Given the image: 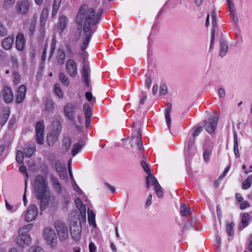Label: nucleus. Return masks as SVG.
Here are the masks:
<instances>
[{"instance_id": "obj_60", "label": "nucleus", "mask_w": 252, "mask_h": 252, "mask_svg": "<svg viewBox=\"0 0 252 252\" xmlns=\"http://www.w3.org/2000/svg\"><path fill=\"white\" fill-rule=\"evenodd\" d=\"M250 206V203L248 201L242 202L240 205V208L241 210L245 209Z\"/></svg>"}, {"instance_id": "obj_6", "label": "nucleus", "mask_w": 252, "mask_h": 252, "mask_svg": "<svg viewBox=\"0 0 252 252\" xmlns=\"http://www.w3.org/2000/svg\"><path fill=\"white\" fill-rule=\"evenodd\" d=\"M130 143L131 147L133 149L140 151L143 149L142 133L140 129H138L132 134Z\"/></svg>"}, {"instance_id": "obj_5", "label": "nucleus", "mask_w": 252, "mask_h": 252, "mask_svg": "<svg viewBox=\"0 0 252 252\" xmlns=\"http://www.w3.org/2000/svg\"><path fill=\"white\" fill-rule=\"evenodd\" d=\"M54 227L58 233L60 241H65L68 238V227L63 221L59 220H56Z\"/></svg>"}, {"instance_id": "obj_59", "label": "nucleus", "mask_w": 252, "mask_h": 252, "mask_svg": "<svg viewBox=\"0 0 252 252\" xmlns=\"http://www.w3.org/2000/svg\"><path fill=\"white\" fill-rule=\"evenodd\" d=\"M47 44H45L44 47V49L43 50L42 56H41V60L42 62H44L46 60V52H47Z\"/></svg>"}, {"instance_id": "obj_23", "label": "nucleus", "mask_w": 252, "mask_h": 252, "mask_svg": "<svg viewBox=\"0 0 252 252\" xmlns=\"http://www.w3.org/2000/svg\"><path fill=\"white\" fill-rule=\"evenodd\" d=\"M149 175L146 177V186L147 188L149 189L151 186H154V187L158 184L157 179L151 173L148 174Z\"/></svg>"}, {"instance_id": "obj_22", "label": "nucleus", "mask_w": 252, "mask_h": 252, "mask_svg": "<svg viewBox=\"0 0 252 252\" xmlns=\"http://www.w3.org/2000/svg\"><path fill=\"white\" fill-rule=\"evenodd\" d=\"M59 132L52 131L47 137V142L49 146H53L57 140Z\"/></svg>"}, {"instance_id": "obj_11", "label": "nucleus", "mask_w": 252, "mask_h": 252, "mask_svg": "<svg viewBox=\"0 0 252 252\" xmlns=\"http://www.w3.org/2000/svg\"><path fill=\"white\" fill-rule=\"evenodd\" d=\"M66 70L68 75L71 77H75L77 74V64L72 59L68 60L65 64Z\"/></svg>"}, {"instance_id": "obj_8", "label": "nucleus", "mask_w": 252, "mask_h": 252, "mask_svg": "<svg viewBox=\"0 0 252 252\" xmlns=\"http://www.w3.org/2000/svg\"><path fill=\"white\" fill-rule=\"evenodd\" d=\"M70 231L73 239L77 241L80 238L81 232V223L80 220L71 221L70 226Z\"/></svg>"}, {"instance_id": "obj_34", "label": "nucleus", "mask_w": 252, "mask_h": 252, "mask_svg": "<svg viewBox=\"0 0 252 252\" xmlns=\"http://www.w3.org/2000/svg\"><path fill=\"white\" fill-rule=\"evenodd\" d=\"M59 79L63 85L68 86L69 85V80L64 73L61 72L59 75Z\"/></svg>"}, {"instance_id": "obj_40", "label": "nucleus", "mask_w": 252, "mask_h": 252, "mask_svg": "<svg viewBox=\"0 0 252 252\" xmlns=\"http://www.w3.org/2000/svg\"><path fill=\"white\" fill-rule=\"evenodd\" d=\"M54 108L53 102L49 99H47L45 101V110L48 112L52 111Z\"/></svg>"}, {"instance_id": "obj_33", "label": "nucleus", "mask_w": 252, "mask_h": 252, "mask_svg": "<svg viewBox=\"0 0 252 252\" xmlns=\"http://www.w3.org/2000/svg\"><path fill=\"white\" fill-rule=\"evenodd\" d=\"M70 195L68 192L65 191V189L63 190V198L62 200V203L64 205V207H66L70 202Z\"/></svg>"}, {"instance_id": "obj_57", "label": "nucleus", "mask_w": 252, "mask_h": 252, "mask_svg": "<svg viewBox=\"0 0 252 252\" xmlns=\"http://www.w3.org/2000/svg\"><path fill=\"white\" fill-rule=\"evenodd\" d=\"M56 170L58 172H60V171H63V170H65L66 168L65 167V166L64 165H63L61 163H60L59 161L57 162L56 161Z\"/></svg>"}, {"instance_id": "obj_58", "label": "nucleus", "mask_w": 252, "mask_h": 252, "mask_svg": "<svg viewBox=\"0 0 252 252\" xmlns=\"http://www.w3.org/2000/svg\"><path fill=\"white\" fill-rule=\"evenodd\" d=\"M89 248L90 252H96V247L95 244L92 242H90Z\"/></svg>"}, {"instance_id": "obj_39", "label": "nucleus", "mask_w": 252, "mask_h": 252, "mask_svg": "<svg viewBox=\"0 0 252 252\" xmlns=\"http://www.w3.org/2000/svg\"><path fill=\"white\" fill-rule=\"evenodd\" d=\"M88 215L89 223L95 227L96 225L95 222V214L92 211L89 210L88 211Z\"/></svg>"}, {"instance_id": "obj_24", "label": "nucleus", "mask_w": 252, "mask_h": 252, "mask_svg": "<svg viewBox=\"0 0 252 252\" xmlns=\"http://www.w3.org/2000/svg\"><path fill=\"white\" fill-rule=\"evenodd\" d=\"M180 212L183 217H189L191 214L190 208L185 204H182L180 207Z\"/></svg>"}, {"instance_id": "obj_55", "label": "nucleus", "mask_w": 252, "mask_h": 252, "mask_svg": "<svg viewBox=\"0 0 252 252\" xmlns=\"http://www.w3.org/2000/svg\"><path fill=\"white\" fill-rule=\"evenodd\" d=\"M214 39H215V30L214 29H213L211 31V42H210V49H209L210 51H211V50L213 48V47L214 45Z\"/></svg>"}, {"instance_id": "obj_16", "label": "nucleus", "mask_w": 252, "mask_h": 252, "mask_svg": "<svg viewBox=\"0 0 252 252\" xmlns=\"http://www.w3.org/2000/svg\"><path fill=\"white\" fill-rule=\"evenodd\" d=\"M172 105L170 103H167L166 105V108L164 110L165 119L168 128L170 130L171 126V119L170 117V112L171 111Z\"/></svg>"}, {"instance_id": "obj_31", "label": "nucleus", "mask_w": 252, "mask_h": 252, "mask_svg": "<svg viewBox=\"0 0 252 252\" xmlns=\"http://www.w3.org/2000/svg\"><path fill=\"white\" fill-rule=\"evenodd\" d=\"M83 110L85 117H91L92 116V110L88 103H85L84 104Z\"/></svg>"}, {"instance_id": "obj_61", "label": "nucleus", "mask_w": 252, "mask_h": 252, "mask_svg": "<svg viewBox=\"0 0 252 252\" xmlns=\"http://www.w3.org/2000/svg\"><path fill=\"white\" fill-rule=\"evenodd\" d=\"M58 173H59V175L60 177L62 179H65L67 178V173H66V169L63 170L62 171H60Z\"/></svg>"}, {"instance_id": "obj_20", "label": "nucleus", "mask_w": 252, "mask_h": 252, "mask_svg": "<svg viewBox=\"0 0 252 252\" xmlns=\"http://www.w3.org/2000/svg\"><path fill=\"white\" fill-rule=\"evenodd\" d=\"M15 45L19 51H23L25 48V40L22 33H19L16 36Z\"/></svg>"}, {"instance_id": "obj_35", "label": "nucleus", "mask_w": 252, "mask_h": 252, "mask_svg": "<svg viewBox=\"0 0 252 252\" xmlns=\"http://www.w3.org/2000/svg\"><path fill=\"white\" fill-rule=\"evenodd\" d=\"M252 183V176H249L242 183V188L247 189L250 188Z\"/></svg>"}, {"instance_id": "obj_48", "label": "nucleus", "mask_w": 252, "mask_h": 252, "mask_svg": "<svg viewBox=\"0 0 252 252\" xmlns=\"http://www.w3.org/2000/svg\"><path fill=\"white\" fill-rule=\"evenodd\" d=\"M12 77H13V83L17 85L20 83V80H21V77H20V75L17 72H16V71L14 72L13 73Z\"/></svg>"}, {"instance_id": "obj_12", "label": "nucleus", "mask_w": 252, "mask_h": 252, "mask_svg": "<svg viewBox=\"0 0 252 252\" xmlns=\"http://www.w3.org/2000/svg\"><path fill=\"white\" fill-rule=\"evenodd\" d=\"M44 125L42 121L38 122L36 125V139L39 144L44 143Z\"/></svg>"}, {"instance_id": "obj_62", "label": "nucleus", "mask_w": 252, "mask_h": 252, "mask_svg": "<svg viewBox=\"0 0 252 252\" xmlns=\"http://www.w3.org/2000/svg\"><path fill=\"white\" fill-rule=\"evenodd\" d=\"M19 171L23 173V174H25L27 177H29L28 172L27 171V168L25 166L22 165L19 168Z\"/></svg>"}, {"instance_id": "obj_2", "label": "nucleus", "mask_w": 252, "mask_h": 252, "mask_svg": "<svg viewBox=\"0 0 252 252\" xmlns=\"http://www.w3.org/2000/svg\"><path fill=\"white\" fill-rule=\"evenodd\" d=\"M33 186L35 195L41 202L40 208L44 210L51 198V192L47 180L42 176L38 175L35 180Z\"/></svg>"}, {"instance_id": "obj_28", "label": "nucleus", "mask_w": 252, "mask_h": 252, "mask_svg": "<svg viewBox=\"0 0 252 252\" xmlns=\"http://www.w3.org/2000/svg\"><path fill=\"white\" fill-rule=\"evenodd\" d=\"M71 143V139L70 137L67 136L64 137L63 140V148L65 152L69 149Z\"/></svg>"}, {"instance_id": "obj_53", "label": "nucleus", "mask_w": 252, "mask_h": 252, "mask_svg": "<svg viewBox=\"0 0 252 252\" xmlns=\"http://www.w3.org/2000/svg\"><path fill=\"white\" fill-rule=\"evenodd\" d=\"M7 34V30L3 26L1 22L0 21V36H4Z\"/></svg>"}, {"instance_id": "obj_7", "label": "nucleus", "mask_w": 252, "mask_h": 252, "mask_svg": "<svg viewBox=\"0 0 252 252\" xmlns=\"http://www.w3.org/2000/svg\"><path fill=\"white\" fill-rule=\"evenodd\" d=\"M30 1L29 0H19L16 3L15 11L16 14H26L30 7Z\"/></svg>"}, {"instance_id": "obj_64", "label": "nucleus", "mask_w": 252, "mask_h": 252, "mask_svg": "<svg viewBox=\"0 0 252 252\" xmlns=\"http://www.w3.org/2000/svg\"><path fill=\"white\" fill-rule=\"evenodd\" d=\"M193 227L192 222L191 221H187L185 223V228L189 229Z\"/></svg>"}, {"instance_id": "obj_29", "label": "nucleus", "mask_w": 252, "mask_h": 252, "mask_svg": "<svg viewBox=\"0 0 252 252\" xmlns=\"http://www.w3.org/2000/svg\"><path fill=\"white\" fill-rule=\"evenodd\" d=\"M61 0H54L53 5L52 16L54 17L58 12L61 3Z\"/></svg>"}, {"instance_id": "obj_1", "label": "nucleus", "mask_w": 252, "mask_h": 252, "mask_svg": "<svg viewBox=\"0 0 252 252\" xmlns=\"http://www.w3.org/2000/svg\"><path fill=\"white\" fill-rule=\"evenodd\" d=\"M102 9H99L96 13L94 9L87 4H83L79 8L76 17L79 31L82 40L81 49L84 51L87 47L91 38L96 30L95 25L98 23L102 14Z\"/></svg>"}, {"instance_id": "obj_17", "label": "nucleus", "mask_w": 252, "mask_h": 252, "mask_svg": "<svg viewBox=\"0 0 252 252\" xmlns=\"http://www.w3.org/2000/svg\"><path fill=\"white\" fill-rule=\"evenodd\" d=\"M14 41V36H9L2 40L1 46L5 50H9L12 47Z\"/></svg>"}, {"instance_id": "obj_50", "label": "nucleus", "mask_w": 252, "mask_h": 252, "mask_svg": "<svg viewBox=\"0 0 252 252\" xmlns=\"http://www.w3.org/2000/svg\"><path fill=\"white\" fill-rule=\"evenodd\" d=\"M28 252H44L43 249L39 246H32L29 249Z\"/></svg>"}, {"instance_id": "obj_32", "label": "nucleus", "mask_w": 252, "mask_h": 252, "mask_svg": "<svg viewBox=\"0 0 252 252\" xmlns=\"http://www.w3.org/2000/svg\"><path fill=\"white\" fill-rule=\"evenodd\" d=\"M16 0H4L3 7L5 10H8L12 8L15 3Z\"/></svg>"}, {"instance_id": "obj_36", "label": "nucleus", "mask_w": 252, "mask_h": 252, "mask_svg": "<svg viewBox=\"0 0 252 252\" xmlns=\"http://www.w3.org/2000/svg\"><path fill=\"white\" fill-rule=\"evenodd\" d=\"M203 126H194L192 128V136L194 140L202 131Z\"/></svg>"}, {"instance_id": "obj_19", "label": "nucleus", "mask_w": 252, "mask_h": 252, "mask_svg": "<svg viewBox=\"0 0 252 252\" xmlns=\"http://www.w3.org/2000/svg\"><path fill=\"white\" fill-rule=\"evenodd\" d=\"M2 92L4 101L6 103L11 102L13 99V94L12 90L8 87H4L3 89Z\"/></svg>"}, {"instance_id": "obj_10", "label": "nucleus", "mask_w": 252, "mask_h": 252, "mask_svg": "<svg viewBox=\"0 0 252 252\" xmlns=\"http://www.w3.org/2000/svg\"><path fill=\"white\" fill-rule=\"evenodd\" d=\"M218 123V117L215 114V116L209 119L208 121H204V127L206 131L211 134L215 132Z\"/></svg>"}, {"instance_id": "obj_15", "label": "nucleus", "mask_w": 252, "mask_h": 252, "mask_svg": "<svg viewBox=\"0 0 252 252\" xmlns=\"http://www.w3.org/2000/svg\"><path fill=\"white\" fill-rule=\"evenodd\" d=\"M82 77L85 83V84L87 86H90V79L89 76L90 73V68L88 64L87 63H84L82 68Z\"/></svg>"}, {"instance_id": "obj_18", "label": "nucleus", "mask_w": 252, "mask_h": 252, "mask_svg": "<svg viewBox=\"0 0 252 252\" xmlns=\"http://www.w3.org/2000/svg\"><path fill=\"white\" fill-rule=\"evenodd\" d=\"M26 93V87L25 85L20 86L17 90V94L16 97L17 103H20L23 101L25 97Z\"/></svg>"}, {"instance_id": "obj_46", "label": "nucleus", "mask_w": 252, "mask_h": 252, "mask_svg": "<svg viewBox=\"0 0 252 252\" xmlns=\"http://www.w3.org/2000/svg\"><path fill=\"white\" fill-rule=\"evenodd\" d=\"M24 154L21 151H18L16 155V160L19 164H22L23 163V158H24Z\"/></svg>"}, {"instance_id": "obj_51", "label": "nucleus", "mask_w": 252, "mask_h": 252, "mask_svg": "<svg viewBox=\"0 0 252 252\" xmlns=\"http://www.w3.org/2000/svg\"><path fill=\"white\" fill-rule=\"evenodd\" d=\"M229 10L233 18H234V4L231 0H227Z\"/></svg>"}, {"instance_id": "obj_63", "label": "nucleus", "mask_w": 252, "mask_h": 252, "mask_svg": "<svg viewBox=\"0 0 252 252\" xmlns=\"http://www.w3.org/2000/svg\"><path fill=\"white\" fill-rule=\"evenodd\" d=\"M11 61L12 63V65L14 67H18V60L16 58H15L14 56L11 57Z\"/></svg>"}, {"instance_id": "obj_25", "label": "nucleus", "mask_w": 252, "mask_h": 252, "mask_svg": "<svg viewBox=\"0 0 252 252\" xmlns=\"http://www.w3.org/2000/svg\"><path fill=\"white\" fill-rule=\"evenodd\" d=\"M65 55L63 50L62 49H58L56 56L57 62L60 64H63L65 62Z\"/></svg>"}, {"instance_id": "obj_54", "label": "nucleus", "mask_w": 252, "mask_h": 252, "mask_svg": "<svg viewBox=\"0 0 252 252\" xmlns=\"http://www.w3.org/2000/svg\"><path fill=\"white\" fill-rule=\"evenodd\" d=\"M141 166L143 167L144 171L147 173H150V169L148 165L143 160H142L140 162Z\"/></svg>"}, {"instance_id": "obj_52", "label": "nucleus", "mask_w": 252, "mask_h": 252, "mask_svg": "<svg viewBox=\"0 0 252 252\" xmlns=\"http://www.w3.org/2000/svg\"><path fill=\"white\" fill-rule=\"evenodd\" d=\"M9 115L8 113H4L0 120V124L2 126L7 121L8 118H9Z\"/></svg>"}, {"instance_id": "obj_44", "label": "nucleus", "mask_w": 252, "mask_h": 252, "mask_svg": "<svg viewBox=\"0 0 252 252\" xmlns=\"http://www.w3.org/2000/svg\"><path fill=\"white\" fill-rule=\"evenodd\" d=\"M54 92L59 97H63V94L61 89V86L59 84H56L54 87Z\"/></svg>"}, {"instance_id": "obj_41", "label": "nucleus", "mask_w": 252, "mask_h": 252, "mask_svg": "<svg viewBox=\"0 0 252 252\" xmlns=\"http://www.w3.org/2000/svg\"><path fill=\"white\" fill-rule=\"evenodd\" d=\"M195 148H188L187 150L185 151V156L189 160L191 158L193 157L194 154L195 153Z\"/></svg>"}, {"instance_id": "obj_4", "label": "nucleus", "mask_w": 252, "mask_h": 252, "mask_svg": "<svg viewBox=\"0 0 252 252\" xmlns=\"http://www.w3.org/2000/svg\"><path fill=\"white\" fill-rule=\"evenodd\" d=\"M43 235L46 243L52 248H55L57 247L58 243L57 236L53 229L50 227H45L43 230Z\"/></svg>"}, {"instance_id": "obj_42", "label": "nucleus", "mask_w": 252, "mask_h": 252, "mask_svg": "<svg viewBox=\"0 0 252 252\" xmlns=\"http://www.w3.org/2000/svg\"><path fill=\"white\" fill-rule=\"evenodd\" d=\"M250 219V215L248 213H244L242 217V223L243 224V228H245L248 225V221Z\"/></svg>"}, {"instance_id": "obj_9", "label": "nucleus", "mask_w": 252, "mask_h": 252, "mask_svg": "<svg viewBox=\"0 0 252 252\" xmlns=\"http://www.w3.org/2000/svg\"><path fill=\"white\" fill-rule=\"evenodd\" d=\"M37 213L38 209L35 205H30L24 215L25 220L27 222H31L34 220L37 216Z\"/></svg>"}, {"instance_id": "obj_43", "label": "nucleus", "mask_w": 252, "mask_h": 252, "mask_svg": "<svg viewBox=\"0 0 252 252\" xmlns=\"http://www.w3.org/2000/svg\"><path fill=\"white\" fill-rule=\"evenodd\" d=\"M82 146L80 145L79 143L75 144L72 149L71 154L74 157L78 153H79L81 150Z\"/></svg>"}, {"instance_id": "obj_14", "label": "nucleus", "mask_w": 252, "mask_h": 252, "mask_svg": "<svg viewBox=\"0 0 252 252\" xmlns=\"http://www.w3.org/2000/svg\"><path fill=\"white\" fill-rule=\"evenodd\" d=\"M48 9L47 8H44L42 10L40 15V26L41 29V33L43 35L45 32V25L48 18Z\"/></svg>"}, {"instance_id": "obj_30", "label": "nucleus", "mask_w": 252, "mask_h": 252, "mask_svg": "<svg viewBox=\"0 0 252 252\" xmlns=\"http://www.w3.org/2000/svg\"><path fill=\"white\" fill-rule=\"evenodd\" d=\"M227 51V44L224 41L221 40L220 42V50L219 55L220 57H224Z\"/></svg>"}, {"instance_id": "obj_56", "label": "nucleus", "mask_w": 252, "mask_h": 252, "mask_svg": "<svg viewBox=\"0 0 252 252\" xmlns=\"http://www.w3.org/2000/svg\"><path fill=\"white\" fill-rule=\"evenodd\" d=\"M167 93V87L166 85L163 84L160 86L159 89L160 95H164Z\"/></svg>"}, {"instance_id": "obj_21", "label": "nucleus", "mask_w": 252, "mask_h": 252, "mask_svg": "<svg viewBox=\"0 0 252 252\" xmlns=\"http://www.w3.org/2000/svg\"><path fill=\"white\" fill-rule=\"evenodd\" d=\"M51 185L53 189L58 193H61L63 188L57 178H51Z\"/></svg>"}, {"instance_id": "obj_47", "label": "nucleus", "mask_w": 252, "mask_h": 252, "mask_svg": "<svg viewBox=\"0 0 252 252\" xmlns=\"http://www.w3.org/2000/svg\"><path fill=\"white\" fill-rule=\"evenodd\" d=\"M154 189L158 197H161L163 196V192L161 189V187L159 183L157 184V185L154 187Z\"/></svg>"}, {"instance_id": "obj_27", "label": "nucleus", "mask_w": 252, "mask_h": 252, "mask_svg": "<svg viewBox=\"0 0 252 252\" xmlns=\"http://www.w3.org/2000/svg\"><path fill=\"white\" fill-rule=\"evenodd\" d=\"M67 23V18L66 16L63 15L59 18V28L61 30V32H63L65 29Z\"/></svg>"}, {"instance_id": "obj_37", "label": "nucleus", "mask_w": 252, "mask_h": 252, "mask_svg": "<svg viewBox=\"0 0 252 252\" xmlns=\"http://www.w3.org/2000/svg\"><path fill=\"white\" fill-rule=\"evenodd\" d=\"M35 151V147H32L24 148L23 152L26 157L30 158Z\"/></svg>"}, {"instance_id": "obj_3", "label": "nucleus", "mask_w": 252, "mask_h": 252, "mask_svg": "<svg viewBox=\"0 0 252 252\" xmlns=\"http://www.w3.org/2000/svg\"><path fill=\"white\" fill-rule=\"evenodd\" d=\"M33 225L32 223H30L24 226L19 230L16 243L20 247H27L30 244L31 238L28 232L32 229Z\"/></svg>"}, {"instance_id": "obj_49", "label": "nucleus", "mask_w": 252, "mask_h": 252, "mask_svg": "<svg viewBox=\"0 0 252 252\" xmlns=\"http://www.w3.org/2000/svg\"><path fill=\"white\" fill-rule=\"evenodd\" d=\"M85 96L90 103H94L95 102V98L93 96L92 94L90 92H87L85 94Z\"/></svg>"}, {"instance_id": "obj_13", "label": "nucleus", "mask_w": 252, "mask_h": 252, "mask_svg": "<svg viewBox=\"0 0 252 252\" xmlns=\"http://www.w3.org/2000/svg\"><path fill=\"white\" fill-rule=\"evenodd\" d=\"M76 106L71 103H67L64 106V113L67 118L73 121L75 118Z\"/></svg>"}, {"instance_id": "obj_45", "label": "nucleus", "mask_w": 252, "mask_h": 252, "mask_svg": "<svg viewBox=\"0 0 252 252\" xmlns=\"http://www.w3.org/2000/svg\"><path fill=\"white\" fill-rule=\"evenodd\" d=\"M212 151L211 149H206L203 153V158L206 162H208L210 159V156L212 154Z\"/></svg>"}, {"instance_id": "obj_26", "label": "nucleus", "mask_w": 252, "mask_h": 252, "mask_svg": "<svg viewBox=\"0 0 252 252\" xmlns=\"http://www.w3.org/2000/svg\"><path fill=\"white\" fill-rule=\"evenodd\" d=\"M233 141H234V153L236 158H238L240 157L239 149H238V142L237 139V135L236 131L233 132Z\"/></svg>"}, {"instance_id": "obj_38", "label": "nucleus", "mask_w": 252, "mask_h": 252, "mask_svg": "<svg viewBox=\"0 0 252 252\" xmlns=\"http://www.w3.org/2000/svg\"><path fill=\"white\" fill-rule=\"evenodd\" d=\"M234 226V223L231 222L227 224L226 226V232L229 236H232L234 234L233 230V227Z\"/></svg>"}]
</instances>
